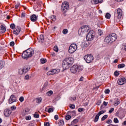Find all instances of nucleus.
<instances>
[{
    "label": "nucleus",
    "mask_w": 126,
    "mask_h": 126,
    "mask_svg": "<svg viewBox=\"0 0 126 126\" xmlns=\"http://www.w3.org/2000/svg\"><path fill=\"white\" fill-rule=\"evenodd\" d=\"M83 111V108H80L78 109V111L79 112H82Z\"/></svg>",
    "instance_id": "obj_63"
},
{
    "label": "nucleus",
    "mask_w": 126,
    "mask_h": 126,
    "mask_svg": "<svg viewBox=\"0 0 126 126\" xmlns=\"http://www.w3.org/2000/svg\"><path fill=\"white\" fill-rule=\"evenodd\" d=\"M52 71V73L53 74V75L54 74H57V73H59V72H60V71H61V70L59 69H53L51 70Z\"/></svg>",
    "instance_id": "obj_22"
},
{
    "label": "nucleus",
    "mask_w": 126,
    "mask_h": 126,
    "mask_svg": "<svg viewBox=\"0 0 126 126\" xmlns=\"http://www.w3.org/2000/svg\"><path fill=\"white\" fill-rule=\"evenodd\" d=\"M68 9H69V3L68 2H63L62 5V10L64 11V12H66Z\"/></svg>",
    "instance_id": "obj_7"
},
{
    "label": "nucleus",
    "mask_w": 126,
    "mask_h": 126,
    "mask_svg": "<svg viewBox=\"0 0 126 126\" xmlns=\"http://www.w3.org/2000/svg\"><path fill=\"white\" fill-rule=\"evenodd\" d=\"M109 37H110V39L111 40V41L112 42H115L116 40H117V35L115 33H112L111 34H110L109 35Z\"/></svg>",
    "instance_id": "obj_13"
},
{
    "label": "nucleus",
    "mask_w": 126,
    "mask_h": 126,
    "mask_svg": "<svg viewBox=\"0 0 126 126\" xmlns=\"http://www.w3.org/2000/svg\"><path fill=\"white\" fill-rule=\"evenodd\" d=\"M104 42L105 43H107V44H109V43H110V44L111 43H113V42H112V40L111 39V38L110 37V36L108 35L107 36H106L105 39H104Z\"/></svg>",
    "instance_id": "obj_16"
},
{
    "label": "nucleus",
    "mask_w": 126,
    "mask_h": 126,
    "mask_svg": "<svg viewBox=\"0 0 126 126\" xmlns=\"http://www.w3.org/2000/svg\"><path fill=\"white\" fill-rule=\"evenodd\" d=\"M25 79H26V80H28V79H29V75H27L26 76H25Z\"/></svg>",
    "instance_id": "obj_58"
},
{
    "label": "nucleus",
    "mask_w": 126,
    "mask_h": 126,
    "mask_svg": "<svg viewBox=\"0 0 126 126\" xmlns=\"http://www.w3.org/2000/svg\"><path fill=\"white\" fill-rule=\"evenodd\" d=\"M3 66H4V62L0 61V70L3 68Z\"/></svg>",
    "instance_id": "obj_23"
},
{
    "label": "nucleus",
    "mask_w": 126,
    "mask_h": 126,
    "mask_svg": "<svg viewBox=\"0 0 126 126\" xmlns=\"http://www.w3.org/2000/svg\"><path fill=\"white\" fill-rule=\"evenodd\" d=\"M96 105H97L98 106L101 105V101H99L97 103Z\"/></svg>",
    "instance_id": "obj_64"
},
{
    "label": "nucleus",
    "mask_w": 126,
    "mask_h": 126,
    "mask_svg": "<svg viewBox=\"0 0 126 126\" xmlns=\"http://www.w3.org/2000/svg\"><path fill=\"white\" fill-rule=\"evenodd\" d=\"M69 100H70V101H75L76 100V97H69Z\"/></svg>",
    "instance_id": "obj_47"
},
{
    "label": "nucleus",
    "mask_w": 126,
    "mask_h": 126,
    "mask_svg": "<svg viewBox=\"0 0 126 126\" xmlns=\"http://www.w3.org/2000/svg\"><path fill=\"white\" fill-rule=\"evenodd\" d=\"M19 5H20V4L19 3H18L15 5V8H16V9H17V8L19 7Z\"/></svg>",
    "instance_id": "obj_55"
},
{
    "label": "nucleus",
    "mask_w": 126,
    "mask_h": 126,
    "mask_svg": "<svg viewBox=\"0 0 126 126\" xmlns=\"http://www.w3.org/2000/svg\"><path fill=\"white\" fill-rule=\"evenodd\" d=\"M59 125L60 126H63L64 125V122L63 120H60L59 122Z\"/></svg>",
    "instance_id": "obj_30"
},
{
    "label": "nucleus",
    "mask_w": 126,
    "mask_h": 126,
    "mask_svg": "<svg viewBox=\"0 0 126 126\" xmlns=\"http://www.w3.org/2000/svg\"><path fill=\"white\" fill-rule=\"evenodd\" d=\"M30 111V109H29V108H25V110H23V116H25L27 115V114L29 113Z\"/></svg>",
    "instance_id": "obj_20"
},
{
    "label": "nucleus",
    "mask_w": 126,
    "mask_h": 126,
    "mask_svg": "<svg viewBox=\"0 0 126 126\" xmlns=\"http://www.w3.org/2000/svg\"><path fill=\"white\" fill-rule=\"evenodd\" d=\"M17 101V98L14 95H11L10 96V99L8 100L9 104H12V103H14V102H16Z\"/></svg>",
    "instance_id": "obj_10"
},
{
    "label": "nucleus",
    "mask_w": 126,
    "mask_h": 126,
    "mask_svg": "<svg viewBox=\"0 0 126 126\" xmlns=\"http://www.w3.org/2000/svg\"><path fill=\"white\" fill-rule=\"evenodd\" d=\"M40 62H41V63H45L47 62V60H46L45 59H41L40 60Z\"/></svg>",
    "instance_id": "obj_38"
},
{
    "label": "nucleus",
    "mask_w": 126,
    "mask_h": 126,
    "mask_svg": "<svg viewBox=\"0 0 126 126\" xmlns=\"http://www.w3.org/2000/svg\"><path fill=\"white\" fill-rule=\"evenodd\" d=\"M42 100H43V99H42L41 97L36 98V103H37V104H40V103L42 102Z\"/></svg>",
    "instance_id": "obj_28"
},
{
    "label": "nucleus",
    "mask_w": 126,
    "mask_h": 126,
    "mask_svg": "<svg viewBox=\"0 0 126 126\" xmlns=\"http://www.w3.org/2000/svg\"><path fill=\"white\" fill-rule=\"evenodd\" d=\"M125 65H126L124 63H121L118 65V68H123L125 67Z\"/></svg>",
    "instance_id": "obj_27"
},
{
    "label": "nucleus",
    "mask_w": 126,
    "mask_h": 126,
    "mask_svg": "<svg viewBox=\"0 0 126 126\" xmlns=\"http://www.w3.org/2000/svg\"><path fill=\"white\" fill-rule=\"evenodd\" d=\"M98 35H100V36H101V35L102 34V31L101 30H98Z\"/></svg>",
    "instance_id": "obj_54"
},
{
    "label": "nucleus",
    "mask_w": 126,
    "mask_h": 126,
    "mask_svg": "<svg viewBox=\"0 0 126 126\" xmlns=\"http://www.w3.org/2000/svg\"><path fill=\"white\" fill-rule=\"evenodd\" d=\"M67 114H68V115H72L73 116H75V115H76L75 111H69L67 112Z\"/></svg>",
    "instance_id": "obj_24"
},
{
    "label": "nucleus",
    "mask_w": 126,
    "mask_h": 126,
    "mask_svg": "<svg viewBox=\"0 0 126 126\" xmlns=\"http://www.w3.org/2000/svg\"><path fill=\"white\" fill-rule=\"evenodd\" d=\"M84 59L88 63H92L93 62V60H94V58L93 56L91 54L89 55H86L84 57Z\"/></svg>",
    "instance_id": "obj_9"
},
{
    "label": "nucleus",
    "mask_w": 126,
    "mask_h": 126,
    "mask_svg": "<svg viewBox=\"0 0 126 126\" xmlns=\"http://www.w3.org/2000/svg\"><path fill=\"white\" fill-rule=\"evenodd\" d=\"M104 113H106V110H101L98 112L97 115H99V116H101V115H102V114H104Z\"/></svg>",
    "instance_id": "obj_34"
},
{
    "label": "nucleus",
    "mask_w": 126,
    "mask_h": 126,
    "mask_svg": "<svg viewBox=\"0 0 126 126\" xmlns=\"http://www.w3.org/2000/svg\"><path fill=\"white\" fill-rule=\"evenodd\" d=\"M103 105H101L100 106V109H103V107H106V106H108V102H106V101H103Z\"/></svg>",
    "instance_id": "obj_26"
},
{
    "label": "nucleus",
    "mask_w": 126,
    "mask_h": 126,
    "mask_svg": "<svg viewBox=\"0 0 126 126\" xmlns=\"http://www.w3.org/2000/svg\"><path fill=\"white\" fill-rule=\"evenodd\" d=\"M119 74H120L119 73V72H118L117 71H115L114 72V75L115 76H119Z\"/></svg>",
    "instance_id": "obj_52"
},
{
    "label": "nucleus",
    "mask_w": 126,
    "mask_h": 126,
    "mask_svg": "<svg viewBox=\"0 0 126 126\" xmlns=\"http://www.w3.org/2000/svg\"><path fill=\"white\" fill-rule=\"evenodd\" d=\"M73 123H74V124H77V123H78V120L77 119H74L73 121Z\"/></svg>",
    "instance_id": "obj_57"
},
{
    "label": "nucleus",
    "mask_w": 126,
    "mask_h": 126,
    "mask_svg": "<svg viewBox=\"0 0 126 126\" xmlns=\"http://www.w3.org/2000/svg\"><path fill=\"white\" fill-rule=\"evenodd\" d=\"M105 94H109V93H110V90H109V89H106L105 90Z\"/></svg>",
    "instance_id": "obj_53"
},
{
    "label": "nucleus",
    "mask_w": 126,
    "mask_h": 126,
    "mask_svg": "<svg viewBox=\"0 0 126 126\" xmlns=\"http://www.w3.org/2000/svg\"><path fill=\"white\" fill-rule=\"evenodd\" d=\"M103 0H92V3L93 4H98V3H102Z\"/></svg>",
    "instance_id": "obj_19"
},
{
    "label": "nucleus",
    "mask_w": 126,
    "mask_h": 126,
    "mask_svg": "<svg viewBox=\"0 0 126 126\" xmlns=\"http://www.w3.org/2000/svg\"><path fill=\"white\" fill-rule=\"evenodd\" d=\"M44 126H50L49 122H46L44 123Z\"/></svg>",
    "instance_id": "obj_59"
},
{
    "label": "nucleus",
    "mask_w": 126,
    "mask_h": 126,
    "mask_svg": "<svg viewBox=\"0 0 126 126\" xmlns=\"http://www.w3.org/2000/svg\"><path fill=\"white\" fill-rule=\"evenodd\" d=\"M30 70V67L28 66H26L25 67H23L22 68H19L18 69V74L20 75H22V74H25L27 72H28L29 70Z\"/></svg>",
    "instance_id": "obj_5"
},
{
    "label": "nucleus",
    "mask_w": 126,
    "mask_h": 126,
    "mask_svg": "<svg viewBox=\"0 0 126 126\" xmlns=\"http://www.w3.org/2000/svg\"><path fill=\"white\" fill-rule=\"evenodd\" d=\"M54 119H55V120H56V121L57 120H59V116L58 115H55Z\"/></svg>",
    "instance_id": "obj_56"
},
{
    "label": "nucleus",
    "mask_w": 126,
    "mask_h": 126,
    "mask_svg": "<svg viewBox=\"0 0 126 126\" xmlns=\"http://www.w3.org/2000/svg\"><path fill=\"white\" fill-rule=\"evenodd\" d=\"M73 63V58L70 57L65 58L62 62V67L64 70L68 69L72 65Z\"/></svg>",
    "instance_id": "obj_1"
},
{
    "label": "nucleus",
    "mask_w": 126,
    "mask_h": 126,
    "mask_svg": "<svg viewBox=\"0 0 126 126\" xmlns=\"http://www.w3.org/2000/svg\"><path fill=\"white\" fill-rule=\"evenodd\" d=\"M94 35H95V32L94 31H89L86 36L87 41H92L94 38Z\"/></svg>",
    "instance_id": "obj_6"
},
{
    "label": "nucleus",
    "mask_w": 126,
    "mask_h": 126,
    "mask_svg": "<svg viewBox=\"0 0 126 126\" xmlns=\"http://www.w3.org/2000/svg\"><path fill=\"white\" fill-rule=\"evenodd\" d=\"M47 96H51L53 95V92L52 91H49L46 93Z\"/></svg>",
    "instance_id": "obj_35"
},
{
    "label": "nucleus",
    "mask_w": 126,
    "mask_h": 126,
    "mask_svg": "<svg viewBox=\"0 0 126 126\" xmlns=\"http://www.w3.org/2000/svg\"><path fill=\"white\" fill-rule=\"evenodd\" d=\"M48 112V113H53V112H54V109L49 108Z\"/></svg>",
    "instance_id": "obj_49"
},
{
    "label": "nucleus",
    "mask_w": 126,
    "mask_h": 126,
    "mask_svg": "<svg viewBox=\"0 0 126 126\" xmlns=\"http://www.w3.org/2000/svg\"><path fill=\"white\" fill-rule=\"evenodd\" d=\"M26 120L27 121H30V120H31V116H27L26 117Z\"/></svg>",
    "instance_id": "obj_50"
},
{
    "label": "nucleus",
    "mask_w": 126,
    "mask_h": 126,
    "mask_svg": "<svg viewBox=\"0 0 126 126\" xmlns=\"http://www.w3.org/2000/svg\"><path fill=\"white\" fill-rule=\"evenodd\" d=\"M21 31V28L20 27H17L16 29L13 31V34L15 35H18L20 32Z\"/></svg>",
    "instance_id": "obj_15"
},
{
    "label": "nucleus",
    "mask_w": 126,
    "mask_h": 126,
    "mask_svg": "<svg viewBox=\"0 0 126 126\" xmlns=\"http://www.w3.org/2000/svg\"><path fill=\"white\" fill-rule=\"evenodd\" d=\"M38 19V17L35 14H33L31 16V20L32 22H35Z\"/></svg>",
    "instance_id": "obj_17"
},
{
    "label": "nucleus",
    "mask_w": 126,
    "mask_h": 126,
    "mask_svg": "<svg viewBox=\"0 0 126 126\" xmlns=\"http://www.w3.org/2000/svg\"><path fill=\"white\" fill-rule=\"evenodd\" d=\"M114 110L115 109L114 108H111L110 110L109 111V113L111 114V113H113V112H114Z\"/></svg>",
    "instance_id": "obj_51"
},
{
    "label": "nucleus",
    "mask_w": 126,
    "mask_h": 126,
    "mask_svg": "<svg viewBox=\"0 0 126 126\" xmlns=\"http://www.w3.org/2000/svg\"><path fill=\"white\" fill-rule=\"evenodd\" d=\"M19 101L22 103V102H23V101H24V97L23 96H21L19 98Z\"/></svg>",
    "instance_id": "obj_45"
},
{
    "label": "nucleus",
    "mask_w": 126,
    "mask_h": 126,
    "mask_svg": "<svg viewBox=\"0 0 126 126\" xmlns=\"http://www.w3.org/2000/svg\"><path fill=\"white\" fill-rule=\"evenodd\" d=\"M0 31H1V33H5V31H6V29L2 25L0 26Z\"/></svg>",
    "instance_id": "obj_21"
},
{
    "label": "nucleus",
    "mask_w": 126,
    "mask_h": 126,
    "mask_svg": "<svg viewBox=\"0 0 126 126\" xmlns=\"http://www.w3.org/2000/svg\"><path fill=\"white\" fill-rule=\"evenodd\" d=\"M126 79L125 78H122L121 79H119L117 81L118 84L119 85H124V84L126 83Z\"/></svg>",
    "instance_id": "obj_14"
},
{
    "label": "nucleus",
    "mask_w": 126,
    "mask_h": 126,
    "mask_svg": "<svg viewBox=\"0 0 126 126\" xmlns=\"http://www.w3.org/2000/svg\"><path fill=\"white\" fill-rule=\"evenodd\" d=\"M107 118H108V115H105L101 118V121H105V120H106V119H107Z\"/></svg>",
    "instance_id": "obj_37"
},
{
    "label": "nucleus",
    "mask_w": 126,
    "mask_h": 126,
    "mask_svg": "<svg viewBox=\"0 0 126 126\" xmlns=\"http://www.w3.org/2000/svg\"><path fill=\"white\" fill-rule=\"evenodd\" d=\"M107 124H112V120L110 119L106 122Z\"/></svg>",
    "instance_id": "obj_61"
},
{
    "label": "nucleus",
    "mask_w": 126,
    "mask_h": 126,
    "mask_svg": "<svg viewBox=\"0 0 126 126\" xmlns=\"http://www.w3.org/2000/svg\"><path fill=\"white\" fill-rule=\"evenodd\" d=\"M11 113H12V112L11 111V110L10 109H5L4 110V116H5V117H6V118L9 117V116H10V115H11Z\"/></svg>",
    "instance_id": "obj_11"
},
{
    "label": "nucleus",
    "mask_w": 126,
    "mask_h": 126,
    "mask_svg": "<svg viewBox=\"0 0 126 126\" xmlns=\"http://www.w3.org/2000/svg\"><path fill=\"white\" fill-rule=\"evenodd\" d=\"M77 50V45L76 44H72L70 45L68 49L69 54H73Z\"/></svg>",
    "instance_id": "obj_8"
},
{
    "label": "nucleus",
    "mask_w": 126,
    "mask_h": 126,
    "mask_svg": "<svg viewBox=\"0 0 126 126\" xmlns=\"http://www.w3.org/2000/svg\"><path fill=\"white\" fill-rule=\"evenodd\" d=\"M89 29L90 28L88 27V26H83L81 28L79 29L78 31L79 34L80 36H82L85 34V33H87L88 31H89Z\"/></svg>",
    "instance_id": "obj_4"
},
{
    "label": "nucleus",
    "mask_w": 126,
    "mask_h": 126,
    "mask_svg": "<svg viewBox=\"0 0 126 126\" xmlns=\"http://www.w3.org/2000/svg\"><path fill=\"white\" fill-rule=\"evenodd\" d=\"M54 51L56 52V53H58L59 52V48L58 47V46H54Z\"/></svg>",
    "instance_id": "obj_36"
},
{
    "label": "nucleus",
    "mask_w": 126,
    "mask_h": 126,
    "mask_svg": "<svg viewBox=\"0 0 126 126\" xmlns=\"http://www.w3.org/2000/svg\"><path fill=\"white\" fill-rule=\"evenodd\" d=\"M56 18H57V17L55 15L51 16L50 17V19H51V20H52V21H56Z\"/></svg>",
    "instance_id": "obj_29"
},
{
    "label": "nucleus",
    "mask_w": 126,
    "mask_h": 126,
    "mask_svg": "<svg viewBox=\"0 0 126 126\" xmlns=\"http://www.w3.org/2000/svg\"><path fill=\"white\" fill-rule=\"evenodd\" d=\"M68 32V30H67V29H64L63 31V34H67Z\"/></svg>",
    "instance_id": "obj_43"
},
{
    "label": "nucleus",
    "mask_w": 126,
    "mask_h": 126,
    "mask_svg": "<svg viewBox=\"0 0 126 126\" xmlns=\"http://www.w3.org/2000/svg\"><path fill=\"white\" fill-rule=\"evenodd\" d=\"M70 108L72 109V110H73V109H75V105L74 104H70Z\"/></svg>",
    "instance_id": "obj_46"
},
{
    "label": "nucleus",
    "mask_w": 126,
    "mask_h": 126,
    "mask_svg": "<svg viewBox=\"0 0 126 126\" xmlns=\"http://www.w3.org/2000/svg\"><path fill=\"white\" fill-rule=\"evenodd\" d=\"M14 45V41H11L10 43V46L12 47Z\"/></svg>",
    "instance_id": "obj_62"
},
{
    "label": "nucleus",
    "mask_w": 126,
    "mask_h": 126,
    "mask_svg": "<svg viewBox=\"0 0 126 126\" xmlns=\"http://www.w3.org/2000/svg\"><path fill=\"white\" fill-rule=\"evenodd\" d=\"M47 75H54L53 74V71H52V70L48 71L47 73Z\"/></svg>",
    "instance_id": "obj_42"
},
{
    "label": "nucleus",
    "mask_w": 126,
    "mask_h": 126,
    "mask_svg": "<svg viewBox=\"0 0 126 126\" xmlns=\"http://www.w3.org/2000/svg\"><path fill=\"white\" fill-rule=\"evenodd\" d=\"M38 42L39 43H42V42H44V40H45V38L44 37V35L41 34L40 35L39 37L37 38Z\"/></svg>",
    "instance_id": "obj_18"
},
{
    "label": "nucleus",
    "mask_w": 126,
    "mask_h": 126,
    "mask_svg": "<svg viewBox=\"0 0 126 126\" xmlns=\"http://www.w3.org/2000/svg\"><path fill=\"white\" fill-rule=\"evenodd\" d=\"M83 70V67L77 64H74L70 68L71 73H76V72H79Z\"/></svg>",
    "instance_id": "obj_3"
},
{
    "label": "nucleus",
    "mask_w": 126,
    "mask_h": 126,
    "mask_svg": "<svg viewBox=\"0 0 126 126\" xmlns=\"http://www.w3.org/2000/svg\"><path fill=\"white\" fill-rule=\"evenodd\" d=\"M10 109L12 111H15L16 110V106L13 105L10 107Z\"/></svg>",
    "instance_id": "obj_41"
},
{
    "label": "nucleus",
    "mask_w": 126,
    "mask_h": 126,
    "mask_svg": "<svg viewBox=\"0 0 126 126\" xmlns=\"http://www.w3.org/2000/svg\"><path fill=\"white\" fill-rule=\"evenodd\" d=\"M120 104V100L119 99H117L116 101H115L114 102V106H117L118 105H119Z\"/></svg>",
    "instance_id": "obj_32"
},
{
    "label": "nucleus",
    "mask_w": 126,
    "mask_h": 126,
    "mask_svg": "<svg viewBox=\"0 0 126 126\" xmlns=\"http://www.w3.org/2000/svg\"><path fill=\"white\" fill-rule=\"evenodd\" d=\"M34 118H35V119H39V114L38 113H35L33 114Z\"/></svg>",
    "instance_id": "obj_39"
},
{
    "label": "nucleus",
    "mask_w": 126,
    "mask_h": 126,
    "mask_svg": "<svg viewBox=\"0 0 126 126\" xmlns=\"http://www.w3.org/2000/svg\"><path fill=\"white\" fill-rule=\"evenodd\" d=\"M10 27L11 29L13 30L15 28V25H14V24H11Z\"/></svg>",
    "instance_id": "obj_48"
},
{
    "label": "nucleus",
    "mask_w": 126,
    "mask_h": 126,
    "mask_svg": "<svg viewBox=\"0 0 126 126\" xmlns=\"http://www.w3.org/2000/svg\"><path fill=\"white\" fill-rule=\"evenodd\" d=\"M21 18H23L25 17V13H22V14H21Z\"/></svg>",
    "instance_id": "obj_60"
},
{
    "label": "nucleus",
    "mask_w": 126,
    "mask_h": 126,
    "mask_svg": "<svg viewBox=\"0 0 126 126\" xmlns=\"http://www.w3.org/2000/svg\"><path fill=\"white\" fill-rule=\"evenodd\" d=\"M117 13L118 14V16H117L118 19H121V18H122V16H123V10H122V9L121 8L117 9Z\"/></svg>",
    "instance_id": "obj_12"
},
{
    "label": "nucleus",
    "mask_w": 126,
    "mask_h": 126,
    "mask_svg": "<svg viewBox=\"0 0 126 126\" xmlns=\"http://www.w3.org/2000/svg\"><path fill=\"white\" fill-rule=\"evenodd\" d=\"M105 17L107 18V19H110L111 18V14L110 13H107L105 15Z\"/></svg>",
    "instance_id": "obj_33"
},
{
    "label": "nucleus",
    "mask_w": 126,
    "mask_h": 126,
    "mask_svg": "<svg viewBox=\"0 0 126 126\" xmlns=\"http://www.w3.org/2000/svg\"><path fill=\"white\" fill-rule=\"evenodd\" d=\"M33 55L34 50L29 48L23 53L22 57L23 59H28V58H31Z\"/></svg>",
    "instance_id": "obj_2"
},
{
    "label": "nucleus",
    "mask_w": 126,
    "mask_h": 126,
    "mask_svg": "<svg viewBox=\"0 0 126 126\" xmlns=\"http://www.w3.org/2000/svg\"><path fill=\"white\" fill-rule=\"evenodd\" d=\"M99 117H100V116L98 114H97L95 116V117L94 118V123H97V122H98V121H99Z\"/></svg>",
    "instance_id": "obj_25"
},
{
    "label": "nucleus",
    "mask_w": 126,
    "mask_h": 126,
    "mask_svg": "<svg viewBox=\"0 0 126 126\" xmlns=\"http://www.w3.org/2000/svg\"><path fill=\"white\" fill-rule=\"evenodd\" d=\"M36 3L37 4V5H39V6H41V3H42V2H39V0H36Z\"/></svg>",
    "instance_id": "obj_44"
},
{
    "label": "nucleus",
    "mask_w": 126,
    "mask_h": 126,
    "mask_svg": "<svg viewBox=\"0 0 126 126\" xmlns=\"http://www.w3.org/2000/svg\"><path fill=\"white\" fill-rule=\"evenodd\" d=\"M71 119V116L68 114L67 115L65 116V120L67 121H69Z\"/></svg>",
    "instance_id": "obj_31"
},
{
    "label": "nucleus",
    "mask_w": 126,
    "mask_h": 126,
    "mask_svg": "<svg viewBox=\"0 0 126 126\" xmlns=\"http://www.w3.org/2000/svg\"><path fill=\"white\" fill-rule=\"evenodd\" d=\"M113 122H114V123H115V124H118L119 120L118 119V118H115L114 119Z\"/></svg>",
    "instance_id": "obj_40"
}]
</instances>
